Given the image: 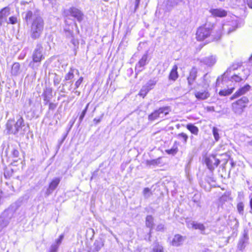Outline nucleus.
I'll list each match as a JSON object with an SVG mask.
<instances>
[{
	"instance_id": "1",
	"label": "nucleus",
	"mask_w": 252,
	"mask_h": 252,
	"mask_svg": "<svg viewBox=\"0 0 252 252\" xmlns=\"http://www.w3.org/2000/svg\"><path fill=\"white\" fill-rule=\"evenodd\" d=\"M26 22L31 23V37L36 39L39 38L44 29V21L38 10H29L25 13Z\"/></svg>"
},
{
	"instance_id": "2",
	"label": "nucleus",
	"mask_w": 252,
	"mask_h": 252,
	"mask_svg": "<svg viewBox=\"0 0 252 252\" xmlns=\"http://www.w3.org/2000/svg\"><path fill=\"white\" fill-rule=\"evenodd\" d=\"M213 28V25L211 23H206L203 26L199 27L196 32L197 40L202 41L210 37L212 33Z\"/></svg>"
},
{
	"instance_id": "3",
	"label": "nucleus",
	"mask_w": 252,
	"mask_h": 252,
	"mask_svg": "<svg viewBox=\"0 0 252 252\" xmlns=\"http://www.w3.org/2000/svg\"><path fill=\"white\" fill-rule=\"evenodd\" d=\"M237 28L236 22L234 21L229 22L227 23L224 24L222 26L220 27L219 29V32L218 33L216 37H214V39L218 40L220 38L222 32L224 33L229 34L231 32L235 31Z\"/></svg>"
},
{
	"instance_id": "4",
	"label": "nucleus",
	"mask_w": 252,
	"mask_h": 252,
	"mask_svg": "<svg viewBox=\"0 0 252 252\" xmlns=\"http://www.w3.org/2000/svg\"><path fill=\"white\" fill-rule=\"evenodd\" d=\"M249 102L248 98L246 96H243L238 99L236 102L232 103L233 111L237 114H241L244 111V108L247 106Z\"/></svg>"
},
{
	"instance_id": "5",
	"label": "nucleus",
	"mask_w": 252,
	"mask_h": 252,
	"mask_svg": "<svg viewBox=\"0 0 252 252\" xmlns=\"http://www.w3.org/2000/svg\"><path fill=\"white\" fill-rule=\"evenodd\" d=\"M241 66V64L239 63H233L230 67H229L226 71L222 75L221 77H219L216 80V85L219 86L220 84V80L221 82L225 81L226 78L229 79V76L232 74V71L237 69Z\"/></svg>"
},
{
	"instance_id": "6",
	"label": "nucleus",
	"mask_w": 252,
	"mask_h": 252,
	"mask_svg": "<svg viewBox=\"0 0 252 252\" xmlns=\"http://www.w3.org/2000/svg\"><path fill=\"white\" fill-rule=\"evenodd\" d=\"M157 82L158 79L156 78L149 80V81L142 87L139 94L143 96V97H144L147 93L154 88Z\"/></svg>"
},
{
	"instance_id": "7",
	"label": "nucleus",
	"mask_w": 252,
	"mask_h": 252,
	"mask_svg": "<svg viewBox=\"0 0 252 252\" xmlns=\"http://www.w3.org/2000/svg\"><path fill=\"white\" fill-rule=\"evenodd\" d=\"M42 51V46L41 45H37L32 54V61L34 63H40L44 59Z\"/></svg>"
},
{
	"instance_id": "8",
	"label": "nucleus",
	"mask_w": 252,
	"mask_h": 252,
	"mask_svg": "<svg viewBox=\"0 0 252 252\" xmlns=\"http://www.w3.org/2000/svg\"><path fill=\"white\" fill-rule=\"evenodd\" d=\"M16 128H15L14 132H18L23 134L27 130L28 126L25 125L24 120L22 117H19L17 121L15 122Z\"/></svg>"
},
{
	"instance_id": "9",
	"label": "nucleus",
	"mask_w": 252,
	"mask_h": 252,
	"mask_svg": "<svg viewBox=\"0 0 252 252\" xmlns=\"http://www.w3.org/2000/svg\"><path fill=\"white\" fill-rule=\"evenodd\" d=\"M249 235L247 230L244 231L243 236L239 240L237 244V249L241 251H243L246 248L249 242Z\"/></svg>"
},
{
	"instance_id": "10",
	"label": "nucleus",
	"mask_w": 252,
	"mask_h": 252,
	"mask_svg": "<svg viewBox=\"0 0 252 252\" xmlns=\"http://www.w3.org/2000/svg\"><path fill=\"white\" fill-rule=\"evenodd\" d=\"M248 74L245 72L238 73L237 74L234 73L229 76V79L226 78L225 81L223 83L226 82L227 81H230L231 82H240L241 81L246 79L247 78Z\"/></svg>"
},
{
	"instance_id": "11",
	"label": "nucleus",
	"mask_w": 252,
	"mask_h": 252,
	"mask_svg": "<svg viewBox=\"0 0 252 252\" xmlns=\"http://www.w3.org/2000/svg\"><path fill=\"white\" fill-rule=\"evenodd\" d=\"M208 168L210 170H213L220 164V161L215 156H211L205 159Z\"/></svg>"
},
{
	"instance_id": "12",
	"label": "nucleus",
	"mask_w": 252,
	"mask_h": 252,
	"mask_svg": "<svg viewBox=\"0 0 252 252\" xmlns=\"http://www.w3.org/2000/svg\"><path fill=\"white\" fill-rule=\"evenodd\" d=\"M10 14L9 7H5L0 11V26L4 25L8 22L7 17Z\"/></svg>"
},
{
	"instance_id": "13",
	"label": "nucleus",
	"mask_w": 252,
	"mask_h": 252,
	"mask_svg": "<svg viewBox=\"0 0 252 252\" xmlns=\"http://www.w3.org/2000/svg\"><path fill=\"white\" fill-rule=\"evenodd\" d=\"M168 110V107H161L158 110H155L154 112L149 115L148 119L150 121H154L159 117L160 114L165 113V115H167L168 113L165 112Z\"/></svg>"
},
{
	"instance_id": "14",
	"label": "nucleus",
	"mask_w": 252,
	"mask_h": 252,
	"mask_svg": "<svg viewBox=\"0 0 252 252\" xmlns=\"http://www.w3.org/2000/svg\"><path fill=\"white\" fill-rule=\"evenodd\" d=\"M69 14L72 17H74L78 22H81L83 19V14L78 8L72 7L68 10Z\"/></svg>"
},
{
	"instance_id": "15",
	"label": "nucleus",
	"mask_w": 252,
	"mask_h": 252,
	"mask_svg": "<svg viewBox=\"0 0 252 252\" xmlns=\"http://www.w3.org/2000/svg\"><path fill=\"white\" fill-rule=\"evenodd\" d=\"M187 225L189 228H193L194 229H199L201 233L204 234L205 230V226L201 223H198L194 221H189L187 222Z\"/></svg>"
},
{
	"instance_id": "16",
	"label": "nucleus",
	"mask_w": 252,
	"mask_h": 252,
	"mask_svg": "<svg viewBox=\"0 0 252 252\" xmlns=\"http://www.w3.org/2000/svg\"><path fill=\"white\" fill-rule=\"evenodd\" d=\"M61 181V179L58 177L54 178L50 183L48 188L46 191V194L48 196L56 189Z\"/></svg>"
},
{
	"instance_id": "17",
	"label": "nucleus",
	"mask_w": 252,
	"mask_h": 252,
	"mask_svg": "<svg viewBox=\"0 0 252 252\" xmlns=\"http://www.w3.org/2000/svg\"><path fill=\"white\" fill-rule=\"evenodd\" d=\"M16 128L15 121L13 120H9L6 124V130L8 134H17L18 132H14V129Z\"/></svg>"
},
{
	"instance_id": "18",
	"label": "nucleus",
	"mask_w": 252,
	"mask_h": 252,
	"mask_svg": "<svg viewBox=\"0 0 252 252\" xmlns=\"http://www.w3.org/2000/svg\"><path fill=\"white\" fill-rule=\"evenodd\" d=\"M251 86L249 85H246L241 88L239 89L231 97V99L237 98V97L245 94L247 92L250 91Z\"/></svg>"
},
{
	"instance_id": "19",
	"label": "nucleus",
	"mask_w": 252,
	"mask_h": 252,
	"mask_svg": "<svg viewBox=\"0 0 252 252\" xmlns=\"http://www.w3.org/2000/svg\"><path fill=\"white\" fill-rule=\"evenodd\" d=\"M210 12L215 17H223L227 15V11L221 8L211 9Z\"/></svg>"
},
{
	"instance_id": "20",
	"label": "nucleus",
	"mask_w": 252,
	"mask_h": 252,
	"mask_svg": "<svg viewBox=\"0 0 252 252\" xmlns=\"http://www.w3.org/2000/svg\"><path fill=\"white\" fill-rule=\"evenodd\" d=\"M216 62V57L214 56H210L209 57H205L201 60V62L209 66H212L214 65Z\"/></svg>"
},
{
	"instance_id": "21",
	"label": "nucleus",
	"mask_w": 252,
	"mask_h": 252,
	"mask_svg": "<svg viewBox=\"0 0 252 252\" xmlns=\"http://www.w3.org/2000/svg\"><path fill=\"white\" fill-rule=\"evenodd\" d=\"M148 55L144 54L135 66V70L138 72L142 70V67L147 63Z\"/></svg>"
},
{
	"instance_id": "22",
	"label": "nucleus",
	"mask_w": 252,
	"mask_h": 252,
	"mask_svg": "<svg viewBox=\"0 0 252 252\" xmlns=\"http://www.w3.org/2000/svg\"><path fill=\"white\" fill-rule=\"evenodd\" d=\"M197 69L196 67H192L189 72V76L188 77V84L189 85L193 84L197 77Z\"/></svg>"
},
{
	"instance_id": "23",
	"label": "nucleus",
	"mask_w": 252,
	"mask_h": 252,
	"mask_svg": "<svg viewBox=\"0 0 252 252\" xmlns=\"http://www.w3.org/2000/svg\"><path fill=\"white\" fill-rule=\"evenodd\" d=\"M194 95L196 98L199 100H205L210 97V94L206 90L204 91H197L194 93Z\"/></svg>"
},
{
	"instance_id": "24",
	"label": "nucleus",
	"mask_w": 252,
	"mask_h": 252,
	"mask_svg": "<svg viewBox=\"0 0 252 252\" xmlns=\"http://www.w3.org/2000/svg\"><path fill=\"white\" fill-rule=\"evenodd\" d=\"M184 240V239L182 236L177 234L174 236L171 244L173 246L178 247L183 244Z\"/></svg>"
},
{
	"instance_id": "25",
	"label": "nucleus",
	"mask_w": 252,
	"mask_h": 252,
	"mask_svg": "<svg viewBox=\"0 0 252 252\" xmlns=\"http://www.w3.org/2000/svg\"><path fill=\"white\" fill-rule=\"evenodd\" d=\"M178 67L177 65H174L170 72L169 75V79L173 81L176 80L178 77V74L177 72Z\"/></svg>"
},
{
	"instance_id": "26",
	"label": "nucleus",
	"mask_w": 252,
	"mask_h": 252,
	"mask_svg": "<svg viewBox=\"0 0 252 252\" xmlns=\"http://www.w3.org/2000/svg\"><path fill=\"white\" fill-rule=\"evenodd\" d=\"M211 79L212 78L208 74L204 75L202 82V87L204 88L207 89L209 87Z\"/></svg>"
},
{
	"instance_id": "27",
	"label": "nucleus",
	"mask_w": 252,
	"mask_h": 252,
	"mask_svg": "<svg viewBox=\"0 0 252 252\" xmlns=\"http://www.w3.org/2000/svg\"><path fill=\"white\" fill-rule=\"evenodd\" d=\"M9 223L8 219L4 217V215L0 217V232Z\"/></svg>"
},
{
	"instance_id": "28",
	"label": "nucleus",
	"mask_w": 252,
	"mask_h": 252,
	"mask_svg": "<svg viewBox=\"0 0 252 252\" xmlns=\"http://www.w3.org/2000/svg\"><path fill=\"white\" fill-rule=\"evenodd\" d=\"M154 225V218L151 216H147L146 218V225L147 227L150 228V232L151 231V229Z\"/></svg>"
},
{
	"instance_id": "29",
	"label": "nucleus",
	"mask_w": 252,
	"mask_h": 252,
	"mask_svg": "<svg viewBox=\"0 0 252 252\" xmlns=\"http://www.w3.org/2000/svg\"><path fill=\"white\" fill-rule=\"evenodd\" d=\"M20 72V64L18 63H14L11 69V73L13 75H17Z\"/></svg>"
},
{
	"instance_id": "30",
	"label": "nucleus",
	"mask_w": 252,
	"mask_h": 252,
	"mask_svg": "<svg viewBox=\"0 0 252 252\" xmlns=\"http://www.w3.org/2000/svg\"><path fill=\"white\" fill-rule=\"evenodd\" d=\"M151 252H164L163 247L158 243L154 244Z\"/></svg>"
},
{
	"instance_id": "31",
	"label": "nucleus",
	"mask_w": 252,
	"mask_h": 252,
	"mask_svg": "<svg viewBox=\"0 0 252 252\" xmlns=\"http://www.w3.org/2000/svg\"><path fill=\"white\" fill-rule=\"evenodd\" d=\"M187 128L189 129L191 133L194 135H197L199 129L198 127L191 124L187 125Z\"/></svg>"
},
{
	"instance_id": "32",
	"label": "nucleus",
	"mask_w": 252,
	"mask_h": 252,
	"mask_svg": "<svg viewBox=\"0 0 252 252\" xmlns=\"http://www.w3.org/2000/svg\"><path fill=\"white\" fill-rule=\"evenodd\" d=\"M181 1V0H168L166 3L167 8L170 9L172 7L178 4Z\"/></svg>"
},
{
	"instance_id": "33",
	"label": "nucleus",
	"mask_w": 252,
	"mask_h": 252,
	"mask_svg": "<svg viewBox=\"0 0 252 252\" xmlns=\"http://www.w3.org/2000/svg\"><path fill=\"white\" fill-rule=\"evenodd\" d=\"M234 90V88H231L228 89H224L219 92V94L220 96H227L232 93Z\"/></svg>"
},
{
	"instance_id": "34",
	"label": "nucleus",
	"mask_w": 252,
	"mask_h": 252,
	"mask_svg": "<svg viewBox=\"0 0 252 252\" xmlns=\"http://www.w3.org/2000/svg\"><path fill=\"white\" fill-rule=\"evenodd\" d=\"M75 69L73 68H70L69 72L65 75L64 79L65 80H70L74 77V71Z\"/></svg>"
},
{
	"instance_id": "35",
	"label": "nucleus",
	"mask_w": 252,
	"mask_h": 252,
	"mask_svg": "<svg viewBox=\"0 0 252 252\" xmlns=\"http://www.w3.org/2000/svg\"><path fill=\"white\" fill-rule=\"evenodd\" d=\"M147 164L149 165H157L161 163V158H158L147 161Z\"/></svg>"
},
{
	"instance_id": "36",
	"label": "nucleus",
	"mask_w": 252,
	"mask_h": 252,
	"mask_svg": "<svg viewBox=\"0 0 252 252\" xmlns=\"http://www.w3.org/2000/svg\"><path fill=\"white\" fill-rule=\"evenodd\" d=\"M219 129L217 127H213V134L214 137V138L216 141H219L220 139V135H219Z\"/></svg>"
},
{
	"instance_id": "37",
	"label": "nucleus",
	"mask_w": 252,
	"mask_h": 252,
	"mask_svg": "<svg viewBox=\"0 0 252 252\" xmlns=\"http://www.w3.org/2000/svg\"><path fill=\"white\" fill-rule=\"evenodd\" d=\"M244 205L243 202H239L237 204V209L238 213L241 215H243L244 214Z\"/></svg>"
},
{
	"instance_id": "38",
	"label": "nucleus",
	"mask_w": 252,
	"mask_h": 252,
	"mask_svg": "<svg viewBox=\"0 0 252 252\" xmlns=\"http://www.w3.org/2000/svg\"><path fill=\"white\" fill-rule=\"evenodd\" d=\"M13 170L12 169H6L4 172V176L6 179L9 178L13 174Z\"/></svg>"
},
{
	"instance_id": "39",
	"label": "nucleus",
	"mask_w": 252,
	"mask_h": 252,
	"mask_svg": "<svg viewBox=\"0 0 252 252\" xmlns=\"http://www.w3.org/2000/svg\"><path fill=\"white\" fill-rule=\"evenodd\" d=\"M143 193L145 198H149L152 195L151 190L148 188H146L144 189L143 191Z\"/></svg>"
},
{
	"instance_id": "40",
	"label": "nucleus",
	"mask_w": 252,
	"mask_h": 252,
	"mask_svg": "<svg viewBox=\"0 0 252 252\" xmlns=\"http://www.w3.org/2000/svg\"><path fill=\"white\" fill-rule=\"evenodd\" d=\"M177 136L179 138L182 139L184 143H186L188 139V136L183 132L178 134Z\"/></svg>"
},
{
	"instance_id": "41",
	"label": "nucleus",
	"mask_w": 252,
	"mask_h": 252,
	"mask_svg": "<svg viewBox=\"0 0 252 252\" xmlns=\"http://www.w3.org/2000/svg\"><path fill=\"white\" fill-rule=\"evenodd\" d=\"M17 23V18L16 16H11L9 18V19L8 20V22H6V23L7 24H15Z\"/></svg>"
},
{
	"instance_id": "42",
	"label": "nucleus",
	"mask_w": 252,
	"mask_h": 252,
	"mask_svg": "<svg viewBox=\"0 0 252 252\" xmlns=\"http://www.w3.org/2000/svg\"><path fill=\"white\" fill-rule=\"evenodd\" d=\"M89 104L90 103H88L87 105H86V108H85V109L82 111L81 115L80 116V117H79V121L80 122H81L83 118H84L86 114V112L87 111V110H88V107L89 106Z\"/></svg>"
},
{
	"instance_id": "43",
	"label": "nucleus",
	"mask_w": 252,
	"mask_h": 252,
	"mask_svg": "<svg viewBox=\"0 0 252 252\" xmlns=\"http://www.w3.org/2000/svg\"><path fill=\"white\" fill-rule=\"evenodd\" d=\"M71 43L74 45V47H78L79 45V41L77 38H74V36L71 37Z\"/></svg>"
},
{
	"instance_id": "44",
	"label": "nucleus",
	"mask_w": 252,
	"mask_h": 252,
	"mask_svg": "<svg viewBox=\"0 0 252 252\" xmlns=\"http://www.w3.org/2000/svg\"><path fill=\"white\" fill-rule=\"evenodd\" d=\"M165 151L168 154L175 155L177 153L178 150H177V148H172V149H169V150H166Z\"/></svg>"
},
{
	"instance_id": "45",
	"label": "nucleus",
	"mask_w": 252,
	"mask_h": 252,
	"mask_svg": "<svg viewBox=\"0 0 252 252\" xmlns=\"http://www.w3.org/2000/svg\"><path fill=\"white\" fill-rule=\"evenodd\" d=\"M64 31H65V35L67 37L71 38L72 37L74 36L73 35L72 31H71L69 30H67V29H65Z\"/></svg>"
},
{
	"instance_id": "46",
	"label": "nucleus",
	"mask_w": 252,
	"mask_h": 252,
	"mask_svg": "<svg viewBox=\"0 0 252 252\" xmlns=\"http://www.w3.org/2000/svg\"><path fill=\"white\" fill-rule=\"evenodd\" d=\"M83 80V77H80L79 78V79L75 83V89H76L77 88H78L79 87V86L82 83Z\"/></svg>"
},
{
	"instance_id": "47",
	"label": "nucleus",
	"mask_w": 252,
	"mask_h": 252,
	"mask_svg": "<svg viewBox=\"0 0 252 252\" xmlns=\"http://www.w3.org/2000/svg\"><path fill=\"white\" fill-rule=\"evenodd\" d=\"M63 235L62 234L60 236L59 238L56 241V243L54 245H56L58 246V248L59 247V246L61 244L63 238Z\"/></svg>"
},
{
	"instance_id": "48",
	"label": "nucleus",
	"mask_w": 252,
	"mask_h": 252,
	"mask_svg": "<svg viewBox=\"0 0 252 252\" xmlns=\"http://www.w3.org/2000/svg\"><path fill=\"white\" fill-rule=\"evenodd\" d=\"M164 230V225L163 224H159L156 227V230L158 231H163Z\"/></svg>"
},
{
	"instance_id": "49",
	"label": "nucleus",
	"mask_w": 252,
	"mask_h": 252,
	"mask_svg": "<svg viewBox=\"0 0 252 252\" xmlns=\"http://www.w3.org/2000/svg\"><path fill=\"white\" fill-rule=\"evenodd\" d=\"M61 82V78L59 76L56 75L54 79V83L56 86L58 85Z\"/></svg>"
},
{
	"instance_id": "50",
	"label": "nucleus",
	"mask_w": 252,
	"mask_h": 252,
	"mask_svg": "<svg viewBox=\"0 0 252 252\" xmlns=\"http://www.w3.org/2000/svg\"><path fill=\"white\" fill-rule=\"evenodd\" d=\"M58 250V246L56 245H52L49 252H57Z\"/></svg>"
},
{
	"instance_id": "51",
	"label": "nucleus",
	"mask_w": 252,
	"mask_h": 252,
	"mask_svg": "<svg viewBox=\"0 0 252 252\" xmlns=\"http://www.w3.org/2000/svg\"><path fill=\"white\" fill-rule=\"evenodd\" d=\"M57 107V105L56 104H54L53 103H50L49 108L50 110H54Z\"/></svg>"
},
{
	"instance_id": "52",
	"label": "nucleus",
	"mask_w": 252,
	"mask_h": 252,
	"mask_svg": "<svg viewBox=\"0 0 252 252\" xmlns=\"http://www.w3.org/2000/svg\"><path fill=\"white\" fill-rule=\"evenodd\" d=\"M140 2V0H135V8H134L135 11L138 8Z\"/></svg>"
},
{
	"instance_id": "53",
	"label": "nucleus",
	"mask_w": 252,
	"mask_h": 252,
	"mask_svg": "<svg viewBox=\"0 0 252 252\" xmlns=\"http://www.w3.org/2000/svg\"><path fill=\"white\" fill-rule=\"evenodd\" d=\"M206 109L208 112L215 111V108L213 106H207Z\"/></svg>"
},
{
	"instance_id": "54",
	"label": "nucleus",
	"mask_w": 252,
	"mask_h": 252,
	"mask_svg": "<svg viewBox=\"0 0 252 252\" xmlns=\"http://www.w3.org/2000/svg\"><path fill=\"white\" fill-rule=\"evenodd\" d=\"M13 155L15 157H18L19 156V152L17 150H14L13 151Z\"/></svg>"
},
{
	"instance_id": "55",
	"label": "nucleus",
	"mask_w": 252,
	"mask_h": 252,
	"mask_svg": "<svg viewBox=\"0 0 252 252\" xmlns=\"http://www.w3.org/2000/svg\"><path fill=\"white\" fill-rule=\"evenodd\" d=\"M247 4L250 8H252V0H247Z\"/></svg>"
},
{
	"instance_id": "56",
	"label": "nucleus",
	"mask_w": 252,
	"mask_h": 252,
	"mask_svg": "<svg viewBox=\"0 0 252 252\" xmlns=\"http://www.w3.org/2000/svg\"><path fill=\"white\" fill-rule=\"evenodd\" d=\"M101 121V119H97L96 118H94V122H95V124H97L98 123H99Z\"/></svg>"
},
{
	"instance_id": "57",
	"label": "nucleus",
	"mask_w": 252,
	"mask_h": 252,
	"mask_svg": "<svg viewBox=\"0 0 252 252\" xmlns=\"http://www.w3.org/2000/svg\"><path fill=\"white\" fill-rule=\"evenodd\" d=\"M73 92H74V93L75 94H77V95H78V96H79V95H80V92H79V91H77V90L74 91Z\"/></svg>"
},
{
	"instance_id": "58",
	"label": "nucleus",
	"mask_w": 252,
	"mask_h": 252,
	"mask_svg": "<svg viewBox=\"0 0 252 252\" xmlns=\"http://www.w3.org/2000/svg\"><path fill=\"white\" fill-rule=\"evenodd\" d=\"M227 198V196H222L221 198H220V200H225L226 198Z\"/></svg>"
},
{
	"instance_id": "59",
	"label": "nucleus",
	"mask_w": 252,
	"mask_h": 252,
	"mask_svg": "<svg viewBox=\"0 0 252 252\" xmlns=\"http://www.w3.org/2000/svg\"><path fill=\"white\" fill-rule=\"evenodd\" d=\"M250 204V207H251V209L252 210V198L251 199Z\"/></svg>"
},
{
	"instance_id": "60",
	"label": "nucleus",
	"mask_w": 252,
	"mask_h": 252,
	"mask_svg": "<svg viewBox=\"0 0 252 252\" xmlns=\"http://www.w3.org/2000/svg\"><path fill=\"white\" fill-rule=\"evenodd\" d=\"M248 145L252 146V140L248 142Z\"/></svg>"
},
{
	"instance_id": "61",
	"label": "nucleus",
	"mask_w": 252,
	"mask_h": 252,
	"mask_svg": "<svg viewBox=\"0 0 252 252\" xmlns=\"http://www.w3.org/2000/svg\"><path fill=\"white\" fill-rule=\"evenodd\" d=\"M231 164L232 167H233L235 165V163L233 162H231Z\"/></svg>"
},
{
	"instance_id": "62",
	"label": "nucleus",
	"mask_w": 252,
	"mask_h": 252,
	"mask_svg": "<svg viewBox=\"0 0 252 252\" xmlns=\"http://www.w3.org/2000/svg\"><path fill=\"white\" fill-rule=\"evenodd\" d=\"M238 0H231V1H233V2H234V1H235V2H237V1Z\"/></svg>"
},
{
	"instance_id": "63",
	"label": "nucleus",
	"mask_w": 252,
	"mask_h": 252,
	"mask_svg": "<svg viewBox=\"0 0 252 252\" xmlns=\"http://www.w3.org/2000/svg\"><path fill=\"white\" fill-rule=\"evenodd\" d=\"M250 59V60L252 61V55Z\"/></svg>"
},
{
	"instance_id": "64",
	"label": "nucleus",
	"mask_w": 252,
	"mask_h": 252,
	"mask_svg": "<svg viewBox=\"0 0 252 252\" xmlns=\"http://www.w3.org/2000/svg\"><path fill=\"white\" fill-rule=\"evenodd\" d=\"M220 0L222 1H224V0Z\"/></svg>"
}]
</instances>
